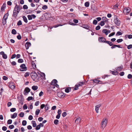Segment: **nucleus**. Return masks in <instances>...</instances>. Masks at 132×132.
Returning a JSON list of instances; mask_svg holds the SVG:
<instances>
[{
    "mask_svg": "<svg viewBox=\"0 0 132 132\" xmlns=\"http://www.w3.org/2000/svg\"><path fill=\"white\" fill-rule=\"evenodd\" d=\"M30 76L31 78L34 81H37L39 80L40 79L39 78V77L38 78H37V79H36L37 78V77H38V76L35 72H32L30 73Z\"/></svg>",
    "mask_w": 132,
    "mask_h": 132,
    "instance_id": "1",
    "label": "nucleus"
},
{
    "mask_svg": "<svg viewBox=\"0 0 132 132\" xmlns=\"http://www.w3.org/2000/svg\"><path fill=\"white\" fill-rule=\"evenodd\" d=\"M108 121L106 119H103L101 123V127L104 129L106 126L107 124Z\"/></svg>",
    "mask_w": 132,
    "mask_h": 132,
    "instance_id": "2",
    "label": "nucleus"
},
{
    "mask_svg": "<svg viewBox=\"0 0 132 132\" xmlns=\"http://www.w3.org/2000/svg\"><path fill=\"white\" fill-rule=\"evenodd\" d=\"M20 67L21 68L20 69V70L21 71H26L27 70V68L26 67V65L24 64H21L20 66Z\"/></svg>",
    "mask_w": 132,
    "mask_h": 132,
    "instance_id": "3",
    "label": "nucleus"
},
{
    "mask_svg": "<svg viewBox=\"0 0 132 132\" xmlns=\"http://www.w3.org/2000/svg\"><path fill=\"white\" fill-rule=\"evenodd\" d=\"M66 95V94L62 92H58L57 93V96L60 98H62L64 97Z\"/></svg>",
    "mask_w": 132,
    "mask_h": 132,
    "instance_id": "4",
    "label": "nucleus"
},
{
    "mask_svg": "<svg viewBox=\"0 0 132 132\" xmlns=\"http://www.w3.org/2000/svg\"><path fill=\"white\" fill-rule=\"evenodd\" d=\"M106 39L103 37H100L98 38V40L100 42L102 43H105L106 42Z\"/></svg>",
    "mask_w": 132,
    "mask_h": 132,
    "instance_id": "5",
    "label": "nucleus"
},
{
    "mask_svg": "<svg viewBox=\"0 0 132 132\" xmlns=\"http://www.w3.org/2000/svg\"><path fill=\"white\" fill-rule=\"evenodd\" d=\"M22 8L21 6H19L17 5L16 3V5L14 8V9L16 10L18 12H19L20 10L22 9Z\"/></svg>",
    "mask_w": 132,
    "mask_h": 132,
    "instance_id": "6",
    "label": "nucleus"
},
{
    "mask_svg": "<svg viewBox=\"0 0 132 132\" xmlns=\"http://www.w3.org/2000/svg\"><path fill=\"white\" fill-rule=\"evenodd\" d=\"M114 22L115 24L118 26H119L121 22L120 20L118 19L117 17L116 19H114Z\"/></svg>",
    "mask_w": 132,
    "mask_h": 132,
    "instance_id": "7",
    "label": "nucleus"
},
{
    "mask_svg": "<svg viewBox=\"0 0 132 132\" xmlns=\"http://www.w3.org/2000/svg\"><path fill=\"white\" fill-rule=\"evenodd\" d=\"M30 88L28 87H26L24 91L23 94L24 95H26L27 93L30 92Z\"/></svg>",
    "mask_w": 132,
    "mask_h": 132,
    "instance_id": "8",
    "label": "nucleus"
},
{
    "mask_svg": "<svg viewBox=\"0 0 132 132\" xmlns=\"http://www.w3.org/2000/svg\"><path fill=\"white\" fill-rule=\"evenodd\" d=\"M15 84L13 83L10 82L9 83V86L11 89H14L15 88Z\"/></svg>",
    "mask_w": 132,
    "mask_h": 132,
    "instance_id": "9",
    "label": "nucleus"
},
{
    "mask_svg": "<svg viewBox=\"0 0 132 132\" xmlns=\"http://www.w3.org/2000/svg\"><path fill=\"white\" fill-rule=\"evenodd\" d=\"M19 13V12H18L16 10L14 9L12 16L14 17L15 19L16 18Z\"/></svg>",
    "mask_w": 132,
    "mask_h": 132,
    "instance_id": "10",
    "label": "nucleus"
},
{
    "mask_svg": "<svg viewBox=\"0 0 132 132\" xmlns=\"http://www.w3.org/2000/svg\"><path fill=\"white\" fill-rule=\"evenodd\" d=\"M57 81L56 80L54 79L52 81L51 83V85L52 86H55V85L56 84V83H57Z\"/></svg>",
    "mask_w": 132,
    "mask_h": 132,
    "instance_id": "11",
    "label": "nucleus"
},
{
    "mask_svg": "<svg viewBox=\"0 0 132 132\" xmlns=\"http://www.w3.org/2000/svg\"><path fill=\"white\" fill-rule=\"evenodd\" d=\"M31 44L30 43L28 42H27L25 44V46L26 47V50L28 49L29 47L31 46Z\"/></svg>",
    "mask_w": 132,
    "mask_h": 132,
    "instance_id": "12",
    "label": "nucleus"
},
{
    "mask_svg": "<svg viewBox=\"0 0 132 132\" xmlns=\"http://www.w3.org/2000/svg\"><path fill=\"white\" fill-rule=\"evenodd\" d=\"M81 119L80 117H78V118H77L75 121V122L77 124L79 123H80L81 121Z\"/></svg>",
    "mask_w": 132,
    "mask_h": 132,
    "instance_id": "13",
    "label": "nucleus"
},
{
    "mask_svg": "<svg viewBox=\"0 0 132 132\" xmlns=\"http://www.w3.org/2000/svg\"><path fill=\"white\" fill-rule=\"evenodd\" d=\"M82 27L87 30H90L91 31H92V30H91L90 29H89V26L87 24H84L82 25Z\"/></svg>",
    "mask_w": 132,
    "mask_h": 132,
    "instance_id": "14",
    "label": "nucleus"
},
{
    "mask_svg": "<svg viewBox=\"0 0 132 132\" xmlns=\"http://www.w3.org/2000/svg\"><path fill=\"white\" fill-rule=\"evenodd\" d=\"M123 69V66L122 65H121L120 66L117 67L116 69V70H117L120 71H121Z\"/></svg>",
    "mask_w": 132,
    "mask_h": 132,
    "instance_id": "15",
    "label": "nucleus"
},
{
    "mask_svg": "<svg viewBox=\"0 0 132 132\" xmlns=\"http://www.w3.org/2000/svg\"><path fill=\"white\" fill-rule=\"evenodd\" d=\"M90 80L93 81V82L97 84H99V83L100 81V80L96 79L93 80Z\"/></svg>",
    "mask_w": 132,
    "mask_h": 132,
    "instance_id": "16",
    "label": "nucleus"
},
{
    "mask_svg": "<svg viewBox=\"0 0 132 132\" xmlns=\"http://www.w3.org/2000/svg\"><path fill=\"white\" fill-rule=\"evenodd\" d=\"M111 73L113 75H118L119 72L117 71H110Z\"/></svg>",
    "mask_w": 132,
    "mask_h": 132,
    "instance_id": "17",
    "label": "nucleus"
},
{
    "mask_svg": "<svg viewBox=\"0 0 132 132\" xmlns=\"http://www.w3.org/2000/svg\"><path fill=\"white\" fill-rule=\"evenodd\" d=\"M126 11V13H129L130 11V8L128 7V8H124V10L123 11V12H124L125 11Z\"/></svg>",
    "mask_w": 132,
    "mask_h": 132,
    "instance_id": "18",
    "label": "nucleus"
},
{
    "mask_svg": "<svg viewBox=\"0 0 132 132\" xmlns=\"http://www.w3.org/2000/svg\"><path fill=\"white\" fill-rule=\"evenodd\" d=\"M71 89V88L70 87H68L65 89V92L68 93L70 92Z\"/></svg>",
    "mask_w": 132,
    "mask_h": 132,
    "instance_id": "19",
    "label": "nucleus"
},
{
    "mask_svg": "<svg viewBox=\"0 0 132 132\" xmlns=\"http://www.w3.org/2000/svg\"><path fill=\"white\" fill-rule=\"evenodd\" d=\"M8 15L9 13H7L5 14L4 15L2 19L6 20L7 19Z\"/></svg>",
    "mask_w": 132,
    "mask_h": 132,
    "instance_id": "20",
    "label": "nucleus"
},
{
    "mask_svg": "<svg viewBox=\"0 0 132 132\" xmlns=\"http://www.w3.org/2000/svg\"><path fill=\"white\" fill-rule=\"evenodd\" d=\"M24 98L23 97H21L19 100V102L21 104V105H23V104Z\"/></svg>",
    "mask_w": 132,
    "mask_h": 132,
    "instance_id": "21",
    "label": "nucleus"
},
{
    "mask_svg": "<svg viewBox=\"0 0 132 132\" xmlns=\"http://www.w3.org/2000/svg\"><path fill=\"white\" fill-rule=\"evenodd\" d=\"M102 20L103 21H104V22H108V20L106 17L103 16L102 18Z\"/></svg>",
    "mask_w": 132,
    "mask_h": 132,
    "instance_id": "22",
    "label": "nucleus"
},
{
    "mask_svg": "<svg viewBox=\"0 0 132 132\" xmlns=\"http://www.w3.org/2000/svg\"><path fill=\"white\" fill-rule=\"evenodd\" d=\"M31 123L32 124V126L34 127H35L36 126V123L35 121L32 120L31 121Z\"/></svg>",
    "mask_w": 132,
    "mask_h": 132,
    "instance_id": "23",
    "label": "nucleus"
},
{
    "mask_svg": "<svg viewBox=\"0 0 132 132\" xmlns=\"http://www.w3.org/2000/svg\"><path fill=\"white\" fill-rule=\"evenodd\" d=\"M31 64L32 67L34 69H35L36 68V65L34 61H32Z\"/></svg>",
    "mask_w": 132,
    "mask_h": 132,
    "instance_id": "24",
    "label": "nucleus"
},
{
    "mask_svg": "<svg viewBox=\"0 0 132 132\" xmlns=\"http://www.w3.org/2000/svg\"><path fill=\"white\" fill-rule=\"evenodd\" d=\"M84 84V82H79L77 84L79 87L81 86Z\"/></svg>",
    "mask_w": 132,
    "mask_h": 132,
    "instance_id": "25",
    "label": "nucleus"
},
{
    "mask_svg": "<svg viewBox=\"0 0 132 132\" xmlns=\"http://www.w3.org/2000/svg\"><path fill=\"white\" fill-rule=\"evenodd\" d=\"M102 31L103 33H104L106 35H108V30L106 29H103L102 30Z\"/></svg>",
    "mask_w": 132,
    "mask_h": 132,
    "instance_id": "26",
    "label": "nucleus"
},
{
    "mask_svg": "<svg viewBox=\"0 0 132 132\" xmlns=\"http://www.w3.org/2000/svg\"><path fill=\"white\" fill-rule=\"evenodd\" d=\"M32 88L33 90H36L38 88V87L37 86L34 85L32 87Z\"/></svg>",
    "mask_w": 132,
    "mask_h": 132,
    "instance_id": "27",
    "label": "nucleus"
},
{
    "mask_svg": "<svg viewBox=\"0 0 132 132\" xmlns=\"http://www.w3.org/2000/svg\"><path fill=\"white\" fill-rule=\"evenodd\" d=\"M17 115V113H14L13 114H12V115L11 117L12 118H14L16 117Z\"/></svg>",
    "mask_w": 132,
    "mask_h": 132,
    "instance_id": "28",
    "label": "nucleus"
},
{
    "mask_svg": "<svg viewBox=\"0 0 132 132\" xmlns=\"http://www.w3.org/2000/svg\"><path fill=\"white\" fill-rule=\"evenodd\" d=\"M22 18L23 19V21L26 23H27L28 22V20L27 18L25 16H23L22 17Z\"/></svg>",
    "mask_w": 132,
    "mask_h": 132,
    "instance_id": "29",
    "label": "nucleus"
},
{
    "mask_svg": "<svg viewBox=\"0 0 132 132\" xmlns=\"http://www.w3.org/2000/svg\"><path fill=\"white\" fill-rule=\"evenodd\" d=\"M107 43L110 46H112L113 45V44L111 42H110L108 41H106V42L105 43Z\"/></svg>",
    "mask_w": 132,
    "mask_h": 132,
    "instance_id": "30",
    "label": "nucleus"
},
{
    "mask_svg": "<svg viewBox=\"0 0 132 132\" xmlns=\"http://www.w3.org/2000/svg\"><path fill=\"white\" fill-rule=\"evenodd\" d=\"M39 75L40 76H39L40 77H44V78H45V74L44 73H39Z\"/></svg>",
    "mask_w": 132,
    "mask_h": 132,
    "instance_id": "31",
    "label": "nucleus"
},
{
    "mask_svg": "<svg viewBox=\"0 0 132 132\" xmlns=\"http://www.w3.org/2000/svg\"><path fill=\"white\" fill-rule=\"evenodd\" d=\"M89 5V3L88 2H86L85 3V6L86 7H88Z\"/></svg>",
    "mask_w": 132,
    "mask_h": 132,
    "instance_id": "32",
    "label": "nucleus"
},
{
    "mask_svg": "<svg viewBox=\"0 0 132 132\" xmlns=\"http://www.w3.org/2000/svg\"><path fill=\"white\" fill-rule=\"evenodd\" d=\"M11 33L15 35L16 34V31L15 29H13L12 30Z\"/></svg>",
    "mask_w": 132,
    "mask_h": 132,
    "instance_id": "33",
    "label": "nucleus"
},
{
    "mask_svg": "<svg viewBox=\"0 0 132 132\" xmlns=\"http://www.w3.org/2000/svg\"><path fill=\"white\" fill-rule=\"evenodd\" d=\"M40 110L39 109H37L35 111V114L38 115L40 113Z\"/></svg>",
    "mask_w": 132,
    "mask_h": 132,
    "instance_id": "34",
    "label": "nucleus"
},
{
    "mask_svg": "<svg viewBox=\"0 0 132 132\" xmlns=\"http://www.w3.org/2000/svg\"><path fill=\"white\" fill-rule=\"evenodd\" d=\"M5 5H2L1 8V12H3V11H4V10H5Z\"/></svg>",
    "mask_w": 132,
    "mask_h": 132,
    "instance_id": "35",
    "label": "nucleus"
},
{
    "mask_svg": "<svg viewBox=\"0 0 132 132\" xmlns=\"http://www.w3.org/2000/svg\"><path fill=\"white\" fill-rule=\"evenodd\" d=\"M18 62L19 63H21L23 62V60L22 59H19L18 60Z\"/></svg>",
    "mask_w": 132,
    "mask_h": 132,
    "instance_id": "36",
    "label": "nucleus"
},
{
    "mask_svg": "<svg viewBox=\"0 0 132 132\" xmlns=\"http://www.w3.org/2000/svg\"><path fill=\"white\" fill-rule=\"evenodd\" d=\"M27 123V121L26 120H24L22 121V125L23 126H25L26 125Z\"/></svg>",
    "mask_w": 132,
    "mask_h": 132,
    "instance_id": "37",
    "label": "nucleus"
},
{
    "mask_svg": "<svg viewBox=\"0 0 132 132\" xmlns=\"http://www.w3.org/2000/svg\"><path fill=\"white\" fill-rule=\"evenodd\" d=\"M59 121L57 119H55L54 121V123L56 125H57L58 124Z\"/></svg>",
    "mask_w": 132,
    "mask_h": 132,
    "instance_id": "38",
    "label": "nucleus"
},
{
    "mask_svg": "<svg viewBox=\"0 0 132 132\" xmlns=\"http://www.w3.org/2000/svg\"><path fill=\"white\" fill-rule=\"evenodd\" d=\"M78 87H79L77 84L76 85H75V87L73 89L74 90H76L78 89Z\"/></svg>",
    "mask_w": 132,
    "mask_h": 132,
    "instance_id": "39",
    "label": "nucleus"
},
{
    "mask_svg": "<svg viewBox=\"0 0 132 132\" xmlns=\"http://www.w3.org/2000/svg\"><path fill=\"white\" fill-rule=\"evenodd\" d=\"M24 113L23 112H21L19 114V115L20 117H23Z\"/></svg>",
    "mask_w": 132,
    "mask_h": 132,
    "instance_id": "40",
    "label": "nucleus"
},
{
    "mask_svg": "<svg viewBox=\"0 0 132 132\" xmlns=\"http://www.w3.org/2000/svg\"><path fill=\"white\" fill-rule=\"evenodd\" d=\"M42 8L43 10H46L48 8V7L47 5H45L42 7Z\"/></svg>",
    "mask_w": 132,
    "mask_h": 132,
    "instance_id": "41",
    "label": "nucleus"
},
{
    "mask_svg": "<svg viewBox=\"0 0 132 132\" xmlns=\"http://www.w3.org/2000/svg\"><path fill=\"white\" fill-rule=\"evenodd\" d=\"M105 24V23L104 21H101L99 24V25H100L101 26H104Z\"/></svg>",
    "mask_w": 132,
    "mask_h": 132,
    "instance_id": "42",
    "label": "nucleus"
},
{
    "mask_svg": "<svg viewBox=\"0 0 132 132\" xmlns=\"http://www.w3.org/2000/svg\"><path fill=\"white\" fill-rule=\"evenodd\" d=\"M2 23L3 24V25H4L6 23V20L2 19Z\"/></svg>",
    "mask_w": 132,
    "mask_h": 132,
    "instance_id": "43",
    "label": "nucleus"
},
{
    "mask_svg": "<svg viewBox=\"0 0 132 132\" xmlns=\"http://www.w3.org/2000/svg\"><path fill=\"white\" fill-rule=\"evenodd\" d=\"M30 73L29 72H26L24 75V76L25 77H27L29 76Z\"/></svg>",
    "mask_w": 132,
    "mask_h": 132,
    "instance_id": "44",
    "label": "nucleus"
},
{
    "mask_svg": "<svg viewBox=\"0 0 132 132\" xmlns=\"http://www.w3.org/2000/svg\"><path fill=\"white\" fill-rule=\"evenodd\" d=\"M122 33L120 32V31H118L117 32V34H116V36H118V35H122Z\"/></svg>",
    "mask_w": 132,
    "mask_h": 132,
    "instance_id": "45",
    "label": "nucleus"
},
{
    "mask_svg": "<svg viewBox=\"0 0 132 132\" xmlns=\"http://www.w3.org/2000/svg\"><path fill=\"white\" fill-rule=\"evenodd\" d=\"M22 24V23L21 20H19L17 23V25L18 26H20Z\"/></svg>",
    "mask_w": 132,
    "mask_h": 132,
    "instance_id": "46",
    "label": "nucleus"
},
{
    "mask_svg": "<svg viewBox=\"0 0 132 132\" xmlns=\"http://www.w3.org/2000/svg\"><path fill=\"white\" fill-rule=\"evenodd\" d=\"M108 82L105 81H100V82L99 83V84H105L107 83H108Z\"/></svg>",
    "mask_w": 132,
    "mask_h": 132,
    "instance_id": "47",
    "label": "nucleus"
},
{
    "mask_svg": "<svg viewBox=\"0 0 132 132\" xmlns=\"http://www.w3.org/2000/svg\"><path fill=\"white\" fill-rule=\"evenodd\" d=\"M123 41V40L122 39H119L117 40V42L118 43H120Z\"/></svg>",
    "mask_w": 132,
    "mask_h": 132,
    "instance_id": "48",
    "label": "nucleus"
},
{
    "mask_svg": "<svg viewBox=\"0 0 132 132\" xmlns=\"http://www.w3.org/2000/svg\"><path fill=\"white\" fill-rule=\"evenodd\" d=\"M40 128V126L39 124L36 126L35 129L36 130H37L39 129Z\"/></svg>",
    "mask_w": 132,
    "mask_h": 132,
    "instance_id": "49",
    "label": "nucleus"
},
{
    "mask_svg": "<svg viewBox=\"0 0 132 132\" xmlns=\"http://www.w3.org/2000/svg\"><path fill=\"white\" fill-rule=\"evenodd\" d=\"M2 57L3 59H6L7 58V56L6 54L4 53V54L2 55Z\"/></svg>",
    "mask_w": 132,
    "mask_h": 132,
    "instance_id": "50",
    "label": "nucleus"
},
{
    "mask_svg": "<svg viewBox=\"0 0 132 132\" xmlns=\"http://www.w3.org/2000/svg\"><path fill=\"white\" fill-rule=\"evenodd\" d=\"M27 17L29 20H31L32 19V17L31 15H28L27 16Z\"/></svg>",
    "mask_w": 132,
    "mask_h": 132,
    "instance_id": "51",
    "label": "nucleus"
},
{
    "mask_svg": "<svg viewBox=\"0 0 132 132\" xmlns=\"http://www.w3.org/2000/svg\"><path fill=\"white\" fill-rule=\"evenodd\" d=\"M16 110V108H12L10 109V111L11 112H14Z\"/></svg>",
    "mask_w": 132,
    "mask_h": 132,
    "instance_id": "52",
    "label": "nucleus"
},
{
    "mask_svg": "<svg viewBox=\"0 0 132 132\" xmlns=\"http://www.w3.org/2000/svg\"><path fill=\"white\" fill-rule=\"evenodd\" d=\"M33 99V97L32 96H29L27 98V100L28 101H30Z\"/></svg>",
    "mask_w": 132,
    "mask_h": 132,
    "instance_id": "53",
    "label": "nucleus"
},
{
    "mask_svg": "<svg viewBox=\"0 0 132 132\" xmlns=\"http://www.w3.org/2000/svg\"><path fill=\"white\" fill-rule=\"evenodd\" d=\"M12 120L11 119L7 121V123L9 124H10L12 122Z\"/></svg>",
    "mask_w": 132,
    "mask_h": 132,
    "instance_id": "54",
    "label": "nucleus"
},
{
    "mask_svg": "<svg viewBox=\"0 0 132 132\" xmlns=\"http://www.w3.org/2000/svg\"><path fill=\"white\" fill-rule=\"evenodd\" d=\"M27 107H28L26 104H25L24 105L23 107V108L24 110H26L27 109Z\"/></svg>",
    "mask_w": 132,
    "mask_h": 132,
    "instance_id": "55",
    "label": "nucleus"
},
{
    "mask_svg": "<svg viewBox=\"0 0 132 132\" xmlns=\"http://www.w3.org/2000/svg\"><path fill=\"white\" fill-rule=\"evenodd\" d=\"M127 78L129 79H131L132 78V75L130 74H129L127 76Z\"/></svg>",
    "mask_w": 132,
    "mask_h": 132,
    "instance_id": "56",
    "label": "nucleus"
},
{
    "mask_svg": "<svg viewBox=\"0 0 132 132\" xmlns=\"http://www.w3.org/2000/svg\"><path fill=\"white\" fill-rule=\"evenodd\" d=\"M115 34V32H113L110 34L109 35V37H110L111 36H112L114 35Z\"/></svg>",
    "mask_w": 132,
    "mask_h": 132,
    "instance_id": "57",
    "label": "nucleus"
},
{
    "mask_svg": "<svg viewBox=\"0 0 132 132\" xmlns=\"http://www.w3.org/2000/svg\"><path fill=\"white\" fill-rule=\"evenodd\" d=\"M119 74L120 76H123L124 75L125 73L123 72H121L119 73Z\"/></svg>",
    "mask_w": 132,
    "mask_h": 132,
    "instance_id": "58",
    "label": "nucleus"
},
{
    "mask_svg": "<svg viewBox=\"0 0 132 132\" xmlns=\"http://www.w3.org/2000/svg\"><path fill=\"white\" fill-rule=\"evenodd\" d=\"M97 21L96 20H94L93 22V23L95 25H96L97 24Z\"/></svg>",
    "mask_w": 132,
    "mask_h": 132,
    "instance_id": "59",
    "label": "nucleus"
},
{
    "mask_svg": "<svg viewBox=\"0 0 132 132\" xmlns=\"http://www.w3.org/2000/svg\"><path fill=\"white\" fill-rule=\"evenodd\" d=\"M119 5L118 4H117L115 5L114 6V7L115 8V9H116L118 7V6Z\"/></svg>",
    "mask_w": 132,
    "mask_h": 132,
    "instance_id": "60",
    "label": "nucleus"
},
{
    "mask_svg": "<svg viewBox=\"0 0 132 132\" xmlns=\"http://www.w3.org/2000/svg\"><path fill=\"white\" fill-rule=\"evenodd\" d=\"M132 48V45L130 44L128 46L127 48L128 49H130Z\"/></svg>",
    "mask_w": 132,
    "mask_h": 132,
    "instance_id": "61",
    "label": "nucleus"
},
{
    "mask_svg": "<svg viewBox=\"0 0 132 132\" xmlns=\"http://www.w3.org/2000/svg\"><path fill=\"white\" fill-rule=\"evenodd\" d=\"M14 127V126L13 125H11L9 126V128L12 129Z\"/></svg>",
    "mask_w": 132,
    "mask_h": 132,
    "instance_id": "62",
    "label": "nucleus"
},
{
    "mask_svg": "<svg viewBox=\"0 0 132 132\" xmlns=\"http://www.w3.org/2000/svg\"><path fill=\"white\" fill-rule=\"evenodd\" d=\"M101 28V27L99 26H98L96 27L95 28V29L96 30H99Z\"/></svg>",
    "mask_w": 132,
    "mask_h": 132,
    "instance_id": "63",
    "label": "nucleus"
},
{
    "mask_svg": "<svg viewBox=\"0 0 132 132\" xmlns=\"http://www.w3.org/2000/svg\"><path fill=\"white\" fill-rule=\"evenodd\" d=\"M17 39L19 40H20L21 38V37L20 35H19L17 36Z\"/></svg>",
    "mask_w": 132,
    "mask_h": 132,
    "instance_id": "64",
    "label": "nucleus"
}]
</instances>
